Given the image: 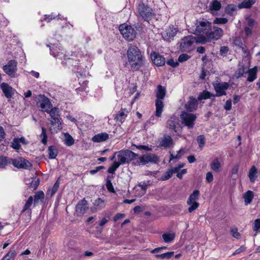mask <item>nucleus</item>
Wrapping results in <instances>:
<instances>
[{
	"label": "nucleus",
	"instance_id": "nucleus-1",
	"mask_svg": "<svg viewBox=\"0 0 260 260\" xmlns=\"http://www.w3.org/2000/svg\"><path fill=\"white\" fill-rule=\"evenodd\" d=\"M128 61L133 71H139L143 66L144 57L140 50L136 46L131 45L127 51Z\"/></svg>",
	"mask_w": 260,
	"mask_h": 260
},
{
	"label": "nucleus",
	"instance_id": "nucleus-2",
	"mask_svg": "<svg viewBox=\"0 0 260 260\" xmlns=\"http://www.w3.org/2000/svg\"><path fill=\"white\" fill-rule=\"evenodd\" d=\"M138 155L133 151L126 149L122 150L118 152V162L120 165L129 164L132 160L136 158Z\"/></svg>",
	"mask_w": 260,
	"mask_h": 260
},
{
	"label": "nucleus",
	"instance_id": "nucleus-3",
	"mask_svg": "<svg viewBox=\"0 0 260 260\" xmlns=\"http://www.w3.org/2000/svg\"><path fill=\"white\" fill-rule=\"evenodd\" d=\"M119 29L123 37L127 41H132L136 38L137 31L131 25L123 23L120 25Z\"/></svg>",
	"mask_w": 260,
	"mask_h": 260
},
{
	"label": "nucleus",
	"instance_id": "nucleus-4",
	"mask_svg": "<svg viewBox=\"0 0 260 260\" xmlns=\"http://www.w3.org/2000/svg\"><path fill=\"white\" fill-rule=\"evenodd\" d=\"M137 12L145 21H149L153 16L152 9L143 2H140L137 6Z\"/></svg>",
	"mask_w": 260,
	"mask_h": 260
},
{
	"label": "nucleus",
	"instance_id": "nucleus-5",
	"mask_svg": "<svg viewBox=\"0 0 260 260\" xmlns=\"http://www.w3.org/2000/svg\"><path fill=\"white\" fill-rule=\"evenodd\" d=\"M196 27L194 34L196 35H206L208 31L211 28V23L206 19H203L201 20H197L196 23Z\"/></svg>",
	"mask_w": 260,
	"mask_h": 260
},
{
	"label": "nucleus",
	"instance_id": "nucleus-6",
	"mask_svg": "<svg viewBox=\"0 0 260 260\" xmlns=\"http://www.w3.org/2000/svg\"><path fill=\"white\" fill-rule=\"evenodd\" d=\"M157 99L155 101L156 111L154 115L160 117L162 112V86L159 85L156 94Z\"/></svg>",
	"mask_w": 260,
	"mask_h": 260
},
{
	"label": "nucleus",
	"instance_id": "nucleus-7",
	"mask_svg": "<svg viewBox=\"0 0 260 260\" xmlns=\"http://www.w3.org/2000/svg\"><path fill=\"white\" fill-rule=\"evenodd\" d=\"M180 117L182 120V123L186 126L188 129L192 128L194 125V121L197 118L195 114L192 113H188L186 112H182Z\"/></svg>",
	"mask_w": 260,
	"mask_h": 260
},
{
	"label": "nucleus",
	"instance_id": "nucleus-8",
	"mask_svg": "<svg viewBox=\"0 0 260 260\" xmlns=\"http://www.w3.org/2000/svg\"><path fill=\"white\" fill-rule=\"evenodd\" d=\"M64 67L72 69L73 71L79 69L80 60L76 56L72 55L71 57L64 58L61 62Z\"/></svg>",
	"mask_w": 260,
	"mask_h": 260
},
{
	"label": "nucleus",
	"instance_id": "nucleus-9",
	"mask_svg": "<svg viewBox=\"0 0 260 260\" xmlns=\"http://www.w3.org/2000/svg\"><path fill=\"white\" fill-rule=\"evenodd\" d=\"M223 35V31L222 28L217 26H212L210 30L206 34L208 41L210 42L217 41Z\"/></svg>",
	"mask_w": 260,
	"mask_h": 260
},
{
	"label": "nucleus",
	"instance_id": "nucleus-10",
	"mask_svg": "<svg viewBox=\"0 0 260 260\" xmlns=\"http://www.w3.org/2000/svg\"><path fill=\"white\" fill-rule=\"evenodd\" d=\"M178 31L179 29L177 27H175L172 25L169 26L164 32V41L170 43L174 40Z\"/></svg>",
	"mask_w": 260,
	"mask_h": 260
},
{
	"label": "nucleus",
	"instance_id": "nucleus-11",
	"mask_svg": "<svg viewBox=\"0 0 260 260\" xmlns=\"http://www.w3.org/2000/svg\"><path fill=\"white\" fill-rule=\"evenodd\" d=\"M158 161V158L155 154L149 153L143 155L139 157L135 164L138 165H145L149 162L157 163Z\"/></svg>",
	"mask_w": 260,
	"mask_h": 260
},
{
	"label": "nucleus",
	"instance_id": "nucleus-12",
	"mask_svg": "<svg viewBox=\"0 0 260 260\" xmlns=\"http://www.w3.org/2000/svg\"><path fill=\"white\" fill-rule=\"evenodd\" d=\"M3 69L8 75L14 77L17 71V62L15 60H10L3 66Z\"/></svg>",
	"mask_w": 260,
	"mask_h": 260
},
{
	"label": "nucleus",
	"instance_id": "nucleus-13",
	"mask_svg": "<svg viewBox=\"0 0 260 260\" xmlns=\"http://www.w3.org/2000/svg\"><path fill=\"white\" fill-rule=\"evenodd\" d=\"M12 164L13 166L17 168H22L25 169H30L32 165L27 160L18 157L14 159H12Z\"/></svg>",
	"mask_w": 260,
	"mask_h": 260
},
{
	"label": "nucleus",
	"instance_id": "nucleus-14",
	"mask_svg": "<svg viewBox=\"0 0 260 260\" xmlns=\"http://www.w3.org/2000/svg\"><path fill=\"white\" fill-rule=\"evenodd\" d=\"M194 42V39L192 36L184 37L181 40L180 45V50L182 52L186 51Z\"/></svg>",
	"mask_w": 260,
	"mask_h": 260
},
{
	"label": "nucleus",
	"instance_id": "nucleus-15",
	"mask_svg": "<svg viewBox=\"0 0 260 260\" xmlns=\"http://www.w3.org/2000/svg\"><path fill=\"white\" fill-rule=\"evenodd\" d=\"M213 86L216 92V96H220L226 95V93L224 90L229 88V84L227 82L217 83L214 84Z\"/></svg>",
	"mask_w": 260,
	"mask_h": 260
},
{
	"label": "nucleus",
	"instance_id": "nucleus-16",
	"mask_svg": "<svg viewBox=\"0 0 260 260\" xmlns=\"http://www.w3.org/2000/svg\"><path fill=\"white\" fill-rule=\"evenodd\" d=\"M39 101L40 102V107L44 112H48L49 109L53 107L50 100L45 95H40Z\"/></svg>",
	"mask_w": 260,
	"mask_h": 260
},
{
	"label": "nucleus",
	"instance_id": "nucleus-17",
	"mask_svg": "<svg viewBox=\"0 0 260 260\" xmlns=\"http://www.w3.org/2000/svg\"><path fill=\"white\" fill-rule=\"evenodd\" d=\"M129 111L126 108H121L119 112L115 115L114 120L117 122H123L127 117Z\"/></svg>",
	"mask_w": 260,
	"mask_h": 260
},
{
	"label": "nucleus",
	"instance_id": "nucleus-18",
	"mask_svg": "<svg viewBox=\"0 0 260 260\" xmlns=\"http://www.w3.org/2000/svg\"><path fill=\"white\" fill-rule=\"evenodd\" d=\"M1 89L7 98H11L14 94L13 88L8 83L3 82L1 85Z\"/></svg>",
	"mask_w": 260,
	"mask_h": 260
},
{
	"label": "nucleus",
	"instance_id": "nucleus-19",
	"mask_svg": "<svg viewBox=\"0 0 260 260\" xmlns=\"http://www.w3.org/2000/svg\"><path fill=\"white\" fill-rule=\"evenodd\" d=\"M198 105V103L196 99L192 96L189 98L188 101L185 105L186 110L188 112H191L195 111Z\"/></svg>",
	"mask_w": 260,
	"mask_h": 260
},
{
	"label": "nucleus",
	"instance_id": "nucleus-20",
	"mask_svg": "<svg viewBox=\"0 0 260 260\" xmlns=\"http://www.w3.org/2000/svg\"><path fill=\"white\" fill-rule=\"evenodd\" d=\"M87 201L83 199L81 200L76 207V212L78 214H83L88 209Z\"/></svg>",
	"mask_w": 260,
	"mask_h": 260
},
{
	"label": "nucleus",
	"instance_id": "nucleus-21",
	"mask_svg": "<svg viewBox=\"0 0 260 260\" xmlns=\"http://www.w3.org/2000/svg\"><path fill=\"white\" fill-rule=\"evenodd\" d=\"M151 59L153 63L156 66L160 67L162 64V56L160 55L159 53L155 52H152L150 54Z\"/></svg>",
	"mask_w": 260,
	"mask_h": 260
},
{
	"label": "nucleus",
	"instance_id": "nucleus-22",
	"mask_svg": "<svg viewBox=\"0 0 260 260\" xmlns=\"http://www.w3.org/2000/svg\"><path fill=\"white\" fill-rule=\"evenodd\" d=\"M109 138V135L106 133L98 134L94 136L91 140L95 143H100L106 141Z\"/></svg>",
	"mask_w": 260,
	"mask_h": 260
},
{
	"label": "nucleus",
	"instance_id": "nucleus-23",
	"mask_svg": "<svg viewBox=\"0 0 260 260\" xmlns=\"http://www.w3.org/2000/svg\"><path fill=\"white\" fill-rule=\"evenodd\" d=\"M58 117H59L51 118V127L49 130H52V129L54 130H56V129H57V130H60L62 128L61 126V123Z\"/></svg>",
	"mask_w": 260,
	"mask_h": 260
},
{
	"label": "nucleus",
	"instance_id": "nucleus-24",
	"mask_svg": "<svg viewBox=\"0 0 260 260\" xmlns=\"http://www.w3.org/2000/svg\"><path fill=\"white\" fill-rule=\"evenodd\" d=\"M93 119V117L92 116L86 114H83L79 118L78 122L81 123L87 126L89 123L92 122Z\"/></svg>",
	"mask_w": 260,
	"mask_h": 260
},
{
	"label": "nucleus",
	"instance_id": "nucleus-25",
	"mask_svg": "<svg viewBox=\"0 0 260 260\" xmlns=\"http://www.w3.org/2000/svg\"><path fill=\"white\" fill-rule=\"evenodd\" d=\"M257 67H254V68L249 69L247 71L248 77L247 81L248 82H253L257 77Z\"/></svg>",
	"mask_w": 260,
	"mask_h": 260
},
{
	"label": "nucleus",
	"instance_id": "nucleus-26",
	"mask_svg": "<svg viewBox=\"0 0 260 260\" xmlns=\"http://www.w3.org/2000/svg\"><path fill=\"white\" fill-rule=\"evenodd\" d=\"M257 170L255 166H252L250 169L248 174L249 180L251 183H254L255 181L257 178Z\"/></svg>",
	"mask_w": 260,
	"mask_h": 260
},
{
	"label": "nucleus",
	"instance_id": "nucleus-27",
	"mask_svg": "<svg viewBox=\"0 0 260 260\" xmlns=\"http://www.w3.org/2000/svg\"><path fill=\"white\" fill-rule=\"evenodd\" d=\"M93 208L96 210H101L105 207V201L101 198H98L93 203Z\"/></svg>",
	"mask_w": 260,
	"mask_h": 260
},
{
	"label": "nucleus",
	"instance_id": "nucleus-28",
	"mask_svg": "<svg viewBox=\"0 0 260 260\" xmlns=\"http://www.w3.org/2000/svg\"><path fill=\"white\" fill-rule=\"evenodd\" d=\"M175 237V233L172 231L164 233V242L165 243H170L172 242Z\"/></svg>",
	"mask_w": 260,
	"mask_h": 260
},
{
	"label": "nucleus",
	"instance_id": "nucleus-29",
	"mask_svg": "<svg viewBox=\"0 0 260 260\" xmlns=\"http://www.w3.org/2000/svg\"><path fill=\"white\" fill-rule=\"evenodd\" d=\"M200 195V191L198 190H194L189 196L187 201V204L189 205L192 202L198 203L196 201L198 199Z\"/></svg>",
	"mask_w": 260,
	"mask_h": 260
},
{
	"label": "nucleus",
	"instance_id": "nucleus-30",
	"mask_svg": "<svg viewBox=\"0 0 260 260\" xmlns=\"http://www.w3.org/2000/svg\"><path fill=\"white\" fill-rule=\"evenodd\" d=\"M254 197V193L251 190H248L243 194V198L246 205L251 203Z\"/></svg>",
	"mask_w": 260,
	"mask_h": 260
},
{
	"label": "nucleus",
	"instance_id": "nucleus-31",
	"mask_svg": "<svg viewBox=\"0 0 260 260\" xmlns=\"http://www.w3.org/2000/svg\"><path fill=\"white\" fill-rule=\"evenodd\" d=\"M255 3V0H244L243 2L238 5V8L239 9H250Z\"/></svg>",
	"mask_w": 260,
	"mask_h": 260
},
{
	"label": "nucleus",
	"instance_id": "nucleus-32",
	"mask_svg": "<svg viewBox=\"0 0 260 260\" xmlns=\"http://www.w3.org/2000/svg\"><path fill=\"white\" fill-rule=\"evenodd\" d=\"M199 35L198 37L193 36V38L194 39V42L197 43H200L202 44H205L207 42H210L208 41L207 35H203L202 34Z\"/></svg>",
	"mask_w": 260,
	"mask_h": 260
},
{
	"label": "nucleus",
	"instance_id": "nucleus-33",
	"mask_svg": "<svg viewBox=\"0 0 260 260\" xmlns=\"http://www.w3.org/2000/svg\"><path fill=\"white\" fill-rule=\"evenodd\" d=\"M63 134L64 137L63 140L64 144L68 146L73 145L74 144L75 140L72 136L68 133H63Z\"/></svg>",
	"mask_w": 260,
	"mask_h": 260
},
{
	"label": "nucleus",
	"instance_id": "nucleus-34",
	"mask_svg": "<svg viewBox=\"0 0 260 260\" xmlns=\"http://www.w3.org/2000/svg\"><path fill=\"white\" fill-rule=\"evenodd\" d=\"M48 151L49 158L54 159L57 156L58 151L55 146H49Z\"/></svg>",
	"mask_w": 260,
	"mask_h": 260
},
{
	"label": "nucleus",
	"instance_id": "nucleus-35",
	"mask_svg": "<svg viewBox=\"0 0 260 260\" xmlns=\"http://www.w3.org/2000/svg\"><path fill=\"white\" fill-rule=\"evenodd\" d=\"M221 8L220 3L217 0L213 1L209 5V9L212 11H217Z\"/></svg>",
	"mask_w": 260,
	"mask_h": 260
},
{
	"label": "nucleus",
	"instance_id": "nucleus-36",
	"mask_svg": "<svg viewBox=\"0 0 260 260\" xmlns=\"http://www.w3.org/2000/svg\"><path fill=\"white\" fill-rule=\"evenodd\" d=\"M44 193L42 191H39L37 192L34 196V206L38 204L40 201H42L44 199Z\"/></svg>",
	"mask_w": 260,
	"mask_h": 260
},
{
	"label": "nucleus",
	"instance_id": "nucleus-37",
	"mask_svg": "<svg viewBox=\"0 0 260 260\" xmlns=\"http://www.w3.org/2000/svg\"><path fill=\"white\" fill-rule=\"evenodd\" d=\"M211 96H215V95L207 90H204L199 95L198 100L199 101H201L202 100L209 99Z\"/></svg>",
	"mask_w": 260,
	"mask_h": 260
},
{
	"label": "nucleus",
	"instance_id": "nucleus-38",
	"mask_svg": "<svg viewBox=\"0 0 260 260\" xmlns=\"http://www.w3.org/2000/svg\"><path fill=\"white\" fill-rule=\"evenodd\" d=\"M16 255V251L13 250H10L9 252H8V253L3 257L2 259L4 260H14L15 257Z\"/></svg>",
	"mask_w": 260,
	"mask_h": 260
},
{
	"label": "nucleus",
	"instance_id": "nucleus-39",
	"mask_svg": "<svg viewBox=\"0 0 260 260\" xmlns=\"http://www.w3.org/2000/svg\"><path fill=\"white\" fill-rule=\"evenodd\" d=\"M174 143L172 139L169 136L164 137V147H173Z\"/></svg>",
	"mask_w": 260,
	"mask_h": 260
},
{
	"label": "nucleus",
	"instance_id": "nucleus-40",
	"mask_svg": "<svg viewBox=\"0 0 260 260\" xmlns=\"http://www.w3.org/2000/svg\"><path fill=\"white\" fill-rule=\"evenodd\" d=\"M59 181L57 180L54 183L53 186L51 189L48 190L47 194L50 195V197H52L57 190L59 186Z\"/></svg>",
	"mask_w": 260,
	"mask_h": 260
},
{
	"label": "nucleus",
	"instance_id": "nucleus-41",
	"mask_svg": "<svg viewBox=\"0 0 260 260\" xmlns=\"http://www.w3.org/2000/svg\"><path fill=\"white\" fill-rule=\"evenodd\" d=\"M59 14L56 15L54 13H52L50 14H46L43 16L42 20L49 22L51 20L55 19L57 16H59Z\"/></svg>",
	"mask_w": 260,
	"mask_h": 260
},
{
	"label": "nucleus",
	"instance_id": "nucleus-42",
	"mask_svg": "<svg viewBox=\"0 0 260 260\" xmlns=\"http://www.w3.org/2000/svg\"><path fill=\"white\" fill-rule=\"evenodd\" d=\"M237 9L236 6L233 4L228 5L225 8V13L230 16L232 15L233 12Z\"/></svg>",
	"mask_w": 260,
	"mask_h": 260
},
{
	"label": "nucleus",
	"instance_id": "nucleus-43",
	"mask_svg": "<svg viewBox=\"0 0 260 260\" xmlns=\"http://www.w3.org/2000/svg\"><path fill=\"white\" fill-rule=\"evenodd\" d=\"M47 113H49L51 118L57 117L59 116V109L57 107L53 108V107H52V108L50 109H49V111H48V112Z\"/></svg>",
	"mask_w": 260,
	"mask_h": 260
},
{
	"label": "nucleus",
	"instance_id": "nucleus-44",
	"mask_svg": "<svg viewBox=\"0 0 260 260\" xmlns=\"http://www.w3.org/2000/svg\"><path fill=\"white\" fill-rule=\"evenodd\" d=\"M220 167V163L219 162V160L217 159L214 160L211 164V169L216 172L219 171V168Z\"/></svg>",
	"mask_w": 260,
	"mask_h": 260
},
{
	"label": "nucleus",
	"instance_id": "nucleus-45",
	"mask_svg": "<svg viewBox=\"0 0 260 260\" xmlns=\"http://www.w3.org/2000/svg\"><path fill=\"white\" fill-rule=\"evenodd\" d=\"M34 198L32 196H30L27 201L26 202L22 210V212H24L25 211L28 210L32 204Z\"/></svg>",
	"mask_w": 260,
	"mask_h": 260
},
{
	"label": "nucleus",
	"instance_id": "nucleus-46",
	"mask_svg": "<svg viewBox=\"0 0 260 260\" xmlns=\"http://www.w3.org/2000/svg\"><path fill=\"white\" fill-rule=\"evenodd\" d=\"M11 161L6 157L0 156V168H4L9 164H10Z\"/></svg>",
	"mask_w": 260,
	"mask_h": 260
},
{
	"label": "nucleus",
	"instance_id": "nucleus-47",
	"mask_svg": "<svg viewBox=\"0 0 260 260\" xmlns=\"http://www.w3.org/2000/svg\"><path fill=\"white\" fill-rule=\"evenodd\" d=\"M120 165L117 161H114L108 170V172L113 174Z\"/></svg>",
	"mask_w": 260,
	"mask_h": 260
},
{
	"label": "nucleus",
	"instance_id": "nucleus-48",
	"mask_svg": "<svg viewBox=\"0 0 260 260\" xmlns=\"http://www.w3.org/2000/svg\"><path fill=\"white\" fill-rule=\"evenodd\" d=\"M228 22V19L226 18H218L216 17L215 18V19L213 20V23L214 24H226Z\"/></svg>",
	"mask_w": 260,
	"mask_h": 260
},
{
	"label": "nucleus",
	"instance_id": "nucleus-49",
	"mask_svg": "<svg viewBox=\"0 0 260 260\" xmlns=\"http://www.w3.org/2000/svg\"><path fill=\"white\" fill-rule=\"evenodd\" d=\"M197 140L199 143V147L202 149L205 143V136L204 135H200L197 137Z\"/></svg>",
	"mask_w": 260,
	"mask_h": 260
},
{
	"label": "nucleus",
	"instance_id": "nucleus-50",
	"mask_svg": "<svg viewBox=\"0 0 260 260\" xmlns=\"http://www.w3.org/2000/svg\"><path fill=\"white\" fill-rule=\"evenodd\" d=\"M11 147L16 150L19 149L21 145L20 144V142L18 141V138H15L13 140V141L11 143Z\"/></svg>",
	"mask_w": 260,
	"mask_h": 260
},
{
	"label": "nucleus",
	"instance_id": "nucleus-51",
	"mask_svg": "<svg viewBox=\"0 0 260 260\" xmlns=\"http://www.w3.org/2000/svg\"><path fill=\"white\" fill-rule=\"evenodd\" d=\"M188 205L189 206V207L188 209V212L189 213H191L199 207V203L192 202V203H190Z\"/></svg>",
	"mask_w": 260,
	"mask_h": 260
},
{
	"label": "nucleus",
	"instance_id": "nucleus-52",
	"mask_svg": "<svg viewBox=\"0 0 260 260\" xmlns=\"http://www.w3.org/2000/svg\"><path fill=\"white\" fill-rule=\"evenodd\" d=\"M162 250V247H158L156 248L151 251V252L152 253H156L155 255L156 257L157 258H162V254H158V253L160 252Z\"/></svg>",
	"mask_w": 260,
	"mask_h": 260
},
{
	"label": "nucleus",
	"instance_id": "nucleus-53",
	"mask_svg": "<svg viewBox=\"0 0 260 260\" xmlns=\"http://www.w3.org/2000/svg\"><path fill=\"white\" fill-rule=\"evenodd\" d=\"M190 56H189L188 54L183 53L180 55V56L178 57V60L180 62H182L187 60L188 59L190 58Z\"/></svg>",
	"mask_w": 260,
	"mask_h": 260
},
{
	"label": "nucleus",
	"instance_id": "nucleus-54",
	"mask_svg": "<svg viewBox=\"0 0 260 260\" xmlns=\"http://www.w3.org/2000/svg\"><path fill=\"white\" fill-rule=\"evenodd\" d=\"M106 187L107 189L111 192H115V190L111 181L109 179L106 180Z\"/></svg>",
	"mask_w": 260,
	"mask_h": 260
},
{
	"label": "nucleus",
	"instance_id": "nucleus-55",
	"mask_svg": "<svg viewBox=\"0 0 260 260\" xmlns=\"http://www.w3.org/2000/svg\"><path fill=\"white\" fill-rule=\"evenodd\" d=\"M245 73V68L242 66L239 68L236 72V76L237 78L242 77Z\"/></svg>",
	"mask_w": 260,
	"mask_h": 260
},
{
	"label": "nucleus",
	"instance_id": "nucleus-56",
	"mask_svg": "<svg viewBox=\"0 0 260 260\" xmlns=\"http://www.w3.org/2000/svg\"><path fill=\"white\" fill-rule=\"evenodd\" d=\"M40 137L41 139V142L46 145L47 143V136L46 131H42Z\"/></svg>",
	"mask_w": 260,
	"mask_h": 260
},
{
	"label": "nucleus",
	"instance_id": "nucleus-57",
	"mask_svg": "<svg viewBox=\"0 0 260 260\" xmlns=\"http://www.w3.org/2000/svg\"><path fill=\"white\" fill-rule=\"evenodd\" d=\"M229 51V47L227 46H221L220 49L219 54L221 56H225L227 55L228 51Z\"/></svg>",
	"mask_w": 260,
	"mask_h": 260
},
{
	"label": "nucleus",
	"instance_id": "nucleus-58",
	"mask_svg": "<svg viewBox=\"0 0 260 260\" xmlns=\"http://www.w3.org/2000/svg\"><path fill=\"white\" fill-rule=\"evenodd\" d=\"M39 184V180L38 178H35L30 183V185L34 190H35L38 187Z\"/></svg>",
	"mask_w": 260,
	"mask_h": 260
},
{
	"label": "nucleus",
	"instance_id": "nucleus-59",
	"mask_svg": "<svg viewBox=\"0 0 260 260\" xmlns=\"http://www.w3.org/2000/svg\"><path fill=\"white\" fill-rule=\"evenodd\" d=\"M260 229V218L254 220L253 226L254 231H257Z\"/></svg>",
	"mask_w": 260,
	"mask_h": 260
},
{
	"label": "nucleus",
	"instance_id": "nucleus-60",
	"mask_svg": "<svg viewBox=\"0 0 260 260\" xmlns=\"http://www.w3.org/2000/svg\"><path fill=\"white\" fill-rule=\"evenodd\" d=\"M138 149H143L146 151H152V148L146 145H134Z\"/></svg>",
	"mask_w": 260,
	"mask_h": 260
},
{
	"label": "nucleus",
	"instance_id": "nucleus-61",
	"mask_svg": "<svg viewBox=\"0 0 260 260\" xmlns=\"http://www.w3.org/2000/svg\"><path fill=\"white\" fill-rule=\"evenodd\" d=\"M231 234L232 235V236L236 238V239H239L240 238V234L238 232V229H232L231 230Z\"/></svg>",
	"mask_w": 260,
	"mask_h": 260
},
{
	"label": "nucleus",
	"instance_id": "nucleus-62",
	"mask_svg": "<svg viewBox=\"0 0 260 260\" xmlns=\"http://www.w3.org/2000/svg\"><path fill=\"white\" fill-rule=\"evenodd\" d=\"M206 179L207 182H208V183H210L213 181V176L211 172H208L206 174Z\"/></svg>",
	"mask_w": 260,
	"mask_h": 260
},
{
	"label": "nucleus",
	"instance_id": "nucleus-63",
	"mask_svg": "<svg viewBox=\"0 0 260 260\" xmlns=\"http://www.w3.org/2000/svg\"><path fill=\"white\" fill-rule=\"evenodd\" d=\"M167 125L169 126V128L172 130H175L176 128L175 122L172 120H169L167 121Z\"/></svg>",
	"mask_w": 260,
	"mask_h": 260
},
{
	"label": "nucleus",
	"instance_id": "nucleus-64",
	"mask_svg": "<svg viewBox=\"0 0 260 260\" xmlns=\"http://www.w3.org/2000/svg\"><path fill=\"white\" fill-rule=\"evenodd\" d=\"M167 64L173 68L177 67L179 65V63L177 61L175 62L173 59L168 60Z\"/></svg>",
	"mask_w": 260,
	"mask_h": 260
}]
</instances>
